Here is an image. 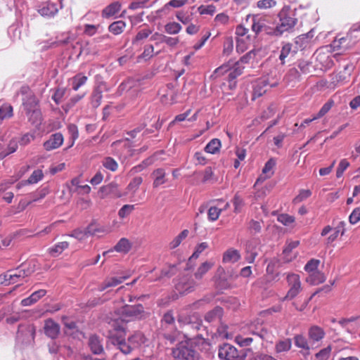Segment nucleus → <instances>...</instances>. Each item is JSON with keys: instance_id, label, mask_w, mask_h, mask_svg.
<instances>
[{"instance_id": "22", "label": "nucleus", "mask_w": 360, "mask_h": 360, "mask_svg": "<svg viewBox=\"0 0 360 360\" xmlns=\"http://www.w3.org/2000/svg\"><path fill=\"white\" fill-rule=\"evenodd\" d=\"M43 176H44V174L41 169L34 170L27 180L21 181L20 183L18 184L16 187H17V188L19 189L22 186H25L27 184H36L39 181L41 180Z\"/></svg>"}, {"instance_id": "10", "label": "nucleus", "mask_w": 360, "mask_h": 360, "mask_svg": "<svg viewBox=\"0 0 360 360\" xmlns=\"http://www.w3.org/2000/svg\"><path fill=\"white\" fill-rule=\"evenodd\" d=\"M70 193H77L78 195L88 194L90 191V187L85 181L83 180L82 175L72 179L70 185H67Z\"/></svg>"}, {"instance_id": "9", "label": "nucleus", "mask_w": 360, "mask_h": 360, "mask_svg": "<svg viewBox=\"0 0 360 360\" xmlns=\"http://www.w3.org/2000/svg\"><path fill=\"white\" fill-rule=\"evenodd\" d=\"M178 322L180 326H186L188 330H198L202 326V321L197 314L186 316L181 314L179 316Z\"/></svg>"}, {"instance_id": "4", "label": "nucleus", "mask_w": 360, "mask_h": 360, "mask_svg": "<svg viewBox=\"0 0 360 360\" xmlns=\"http://www.w3.org/2000/svg\"><path fill=\"white\" fill-rule=\"evenodd\" d=\"M173 356L178 360H198L200 354L193 345L187 341L180 342L172 350Z\"/></svg>"}, {"instance_id": "53", "label": "nucleus", "mask_w": 360, "mask_h": 360, "mask_svg": "<svg viewBox=\"0 0 360 360\" xmlns=\"http://www.w3.org/2000/svg\"><path fill=\"white\" fill-rule=\"evenodd\" d=\"M311 195V192L309 189H302L300 191V193L293 199L294 203H299L304 200L308 198Z\"/></svg>"}, {"instance_id": "21", "label": "nucleus", "mask_w": 360, "mask_h": 360, "mask_svg": "<svg viewBox=\"0 0 360 360\" xmlns=\"http://www.w3.org/2000/svg\"><path fill=\"white\" fill-rule=\"evenodd\" d=\"M152 176L154 179L153 186L154 188H158L160 185H162L166 182V172L165 169L158 168L154 170L152 173Z\"/></svg>"}, {"instance_id": "51", "label": "nucleus", "mask_w": 360, "mask_h": 360, "mask_svg": "<svg viewBox=\"0 0 360 360\" xmlns=\"http://www.w3.org/2000/svg\"><path fill=\"white\" fill-rule=\"evenodd\" d=\"M262 221H255L252 219L250 221L248 224V229L251 233H259L262 230Z\"/></svg>"}, {"instance_id": "38", "label": "nucleus", "mask_w": 360, "mask_h": 360, "mask_svg": "<svg viewBox=\"0 0 360 360\" xmlns=\"http://www.w3.org/2000/svg\"><path fill=\"white\" fill-rule=\"evenodd\" d=\"M125 27V22L122 20H118L111 23L108 29L110 32L115 35H117L121 34L124 31Z\"/></svg>"}, {"instance_id": "61", "label": "nucleus", "mask_w": 360, "mask_h": 360, "mask_svg": "<svg viewBox=\"0 0 360 360\" xmlns=\"http://www.w3.org/2000/svg\"><path fill=\"white\" fill-rule=\"evenodd\" d=\"M186 4L184 0H171L164 6L163 10H167L169 6L174 8H180Z\"/></svg>"}, {"instance_id": "59", "label": "nucleus", "mask_w": 360, "mask_h": 360, "mask_svg": "<svg viewBox=\"0 0 360 360\" xmlns=\"http://www.w3.org/2000/svg\"><path fill=\"white\" fill-rule=\"evenodd\" d=\"M349 222L355 224L360 221V207L355 208L349 217Z\"/></svg>"}, {"instance_id": "30", "label": "nucleus", "mask_w": 360, "mask_h": 360, "mask_svg": "<svg viewBox=\"0 0 360 360\" xmlns=\"http://www.w3.org/2000/svg\"><path fill=\"white\" fill-rule=\"evenodd\" d=\"M294 342L296 347L306 351V354H309L310 349L307 340L302 335H297L294 337Z\"/></svg>"}, {"instance_id": "8", "label": "nucleus", "mask_w": 360, "mask_h": 360, "mask_svg": "<svg viewBox=\"0 0 360 360\" xmlns=\"http://www.w3.org/2000/svg\"><path fill=\"white\" fill-rule=\"evenodd\" d=\"M283 71V66L281 65L271 67L261 78V82L264 85H268L270 88L276 86L279 84Z\"/></svg>"}, {"instance_id": "2", "label": "nucleus", "mask_w": 360, "mask_h": 360, "mask_svg": "<svg viewBox=\"0 0 360 360\" xmlns=\"http://www.w3.org/2000/svg\"><path fill=\"white\" fill-rule=\"evenodd\" d=\"M147 313L144 311L141 304L125 305L122 307L119 314L112 318L110 321L117 320L120 324H123L126 328V323L136 319L146 318Z\"/></svg>"}, {"instance_id": "49", "label": "nucleus", "mask_w": 360, "mask_h": 360, "mask_svg": "<svg viewBox=\"0 0 360 360\" xmlns=\"http://www.w3.org/2000/svg\"><path fill=\"white\" fill-rule=\"evenodd\" d=\"M222 210H223L219 209L217 207H211L207 212L209 220L212 221H216L219 218Z\"/></svg>"}, {"instance_id": "54", "label": "nucleus", "mask_w": 360, "mask_h": 360, "mask_svg": "<svg viewBox=\"0 0 360 360\" xmlns=\"http://www.w3.org/2000/svg\"><path fill=\"white\" fill-rule=\"evenodd\" d=\"M135 206L134 205H124L118 212V215L120 218H124L134 210Z\"/></svg>"}, {"instance_id": "11", "label": "nucleus", "mask_w": 360, "mask_h": 360, "mask_svg": "<svg viewBox=\"0 0 360 360\" xmlns=\"http://www.w3.org/2000/svg\"><path fill=\"white\" fill-rule=\"evenodd\" d=\"M243 69L244 67L240 64V62H236L232 68H230L229 65H223L219 67L214 70V74L217 76L221 75L229 70V79H234L242 74Z\"/></svg>"}, {"instance_id": "31", "label": "nucleus", "mask_w": 360, "mask_h": 360, "mask_svg": "<svg viewBox=\"0 0 360 360\" xmlns=\"http://www.w3.org/2000/svg\"><path fill=\"white\" fill-rule=\"evenodd\" d=\"M131 248V245L129 240L125 238H122L114 247V250L117 252L127 253L130 250Z\"/></svg>"}, {"instance_id": "17", "label": "nucleus", "mask_w": 360, "mask_h": 360, "mask_svg": "<svg viewBox=\"0 0 360 360\" xmlns=\"http://www.w3.org/2000/svg\"><path fill=\"white\" fill-rule=\"evenodd\" d=\"M117 185L115 183H111L108 185L100 188L98 195L101 198H104L109 194H115L117 197L120 198L122 196L121 193H117Z\"/></svg>"}, {"instance_id": "7", "label": "nucleus", "mask_w": 360, "mask_h": 360, "mask_svg": "<svg viewBox=\"0 0 360 360\" xmlns=\"http://www.w3.org/2000/svg\"><path fill=\"white\" fill-rule=\"evenodd\" d=\"M286 281L288 290L285 297V299L292 300L302 290L300 277L298 274L294 273H288L286 275Z\"/></svg>"}, {"instance_id": "34", "label": "nucleus", "mask_w": 360, "mask_h": 360, "mask_svg": "<svg viewBox=\"0 0 360 360\" xmlns=\"http://www.w3.org/2000/svg\"><path fill=\"white\" fill-rule=\"evenodd\" d=\"M214 266V263L211 262H203L195 273L196 279H201L202 276Z\"/></svg>"}, {"instance_id": "58", "label": "nucleus", "mask_w": 360, "mask_h": 360, "mask_svg": "<svg viewBox=\"0 0 360 360\" xmlns=\"http://www.w3.org/2000/svg\"><path fill=\"white\" fill-rule=\"evenodd\" d=\"M198 11L201 15H213L216 11V7L213 5L200 6L198 8Z\"/></svg>"}, {"instance_id": "44", "label": "nucleus", "mask_w": 360, "mask_h": 360, "mask_svg": "<svg viewBox=\"0 0 360 360\" xmlns=\"http://www.w3.org/2000/svg\"><path fill=\"white\" fill-rule=\"evenodd\" d=\"M162 325L167 329H173L174 323V317L172 311H167L163 316L162 319Z\"/></svg>"}, {"instance_id": "23", "label": "nucleus", "mask_w": 360, "mask_h": 360, "mask_svg": "<svg viewBox=\"0 0 360 360\" xmlns=\"http://www.w3.org/2000/svg\"><path fill=\"white\" fill-rule=\"evenodd\" d=\"M129 278L127 276H119V277H111L105 281L103 284H102L100 287V291L104 290L107 288L115 287L122 283L124 281L127 280Z\"/></svg>"}, {"instance_id": "3", "label": "nucleus", "mask_w": 360, "mask_h": 360, "mask_svg": "<svg viewBox=\"0 0 360 360\" xmlns=\"http://www.w3.org/2000/svg\"><path fill=\"white\" fill-rule=\"evenodd\" d=\"M280 23L275 28L273 34L281 35L283 32L291 30L296 25L297 20L295 18L294 12L289 6H284L278 14Z\"/></svg>"}, {"instance_id": "64", "label": "nucleus", "mask_w": 360, "mask_h": 360, "mask_svg": "<svg viewBox=\"0 0 360 360\" xmlns=\"http://www.w3.org/2000/svg\"><path fill=\"white\" fill-rule=\"evenodd\" d=\"M233 202L235 212H239L244 205L243 199L236 194L233 198Z\"/></svg>"}, {"instance_id": "42", "label": "nucleus", "mask_w": 360, "mask_h": 360, "mask_svg": "<svg viewBox=\"0 0 360 360\" xmlns=\"http://www.w3.org/2000/svg\"><path fill=\"white\" fill-rule=\"evenodd\" d=\"M265 27V20L262 18L255 16L252 25V31L257 34L259 33Z\"/></svg>"}, {"instance_id": "16", "label": "nucleus", "mask_w": 360, "mask_h": 360, "mask_svg": "<svg viewBox=\"0 0 360 360\" xmlns=\"http://www.w3.org/2000/svg\"><path fill=\"white\" fill-rule=\"evenodd\" d=\"M354 69V66L352 64L345 65L344 70L336 75V82L341 84L348 82Z\"/></svg>"}, {"instance_id": "56", "label": "nucleus", "mask_w": 360, "mask_h": 360, "mask_svg": "<svg viewBox=\"0 0 360 360\" xmlns=\"http://www.w3.org/2000/svg\"><path fill=\"white\" fill-rule=\"evenodd\" d=\"M278 221L285 226H289L295 221V218L287 214H282L278 215Z\"/></svg>"}, {"instance_id": "26", "label": "nucleus", "mask_w": 360, "mask_h": 360, "mask_svg": "<svg viewBox=\"0 0 360 360\" xmlns=\"http://www.w3.org/2000/svg\"><path fill=\"white\" fill-rule=\"evenodd\" d=\"M146 340V338L145 335L140 331L135 332L128 338V342L134 347H137L145 343Z\"/></svg>"}, {"instance_id": "40", "label": "nucleus", "mask_w": 360, "mask_h": 360, "mask_svg": "<svg viewBox=\"0 0 360 360\" xmlns=\"http://www.w3.org/2000/svg\"><path fill=\"white\" fill-rule=\"evenodd\" d=\"M89 225L84 229H75L70 236L77 238L79 240H85L89 237Z\"/></svg>"}, {"instance_id": "18", "label": "nucleus", "mask_w": 360, "mask_h": 360, "mask_svg": "<svg viewBox=\"0 0 360 360\" xmlns=\"http://www.w3.org/2000/svg\"><path fill=\"white\" fill-rule=\"evenodd\" d=\"M240 259V254L238 250L229 248L224 252L222 257L223 263H236Z\"/></svg>"}, {"instance_id": "41", "label": "nucleus", "mask_w": 360, "mask_h": 360, "mask_svg": "<svg viewBox=\"0 0 360 360\" xmlns=\"http://www.w3.org/2000/svg\"><path fill=\"white\" fill-rule=\"evenodd\" d=\"M29 121L36 127H38L41 122V112L39 108H34L30 115H27Z\"/></svg>"}, {"instance_id": "32", "label": "nucleus", "mask_w": 360, "mask_h": 360, "mask_svg": "<svg viewBox=\"0 0 360 360\" xmlns=\"http://www.w3.org/2000/svg\"><path fill=\"white\" fill-rule=\"evenodd\" d=\"M292 342L290 338L279 340L275 346V349L277 353L288 352L291 349Z\"/></svg>"}, {"instance_id": "20", "label": "nucleus", "mask_w": 360, "mask_h": 360, "mask_svg": "<svg viewBox=\"0 0 360 360\" xmlns=\"http://www.w3.org/2000/svg\"><path fill=\"white\" fill-rule=\"evenodd\" d=\"M98 85L95 87L94 99H91V105L97 107L100 105V101L102 98L101 93L105 89V84L103 82L99 81L98 77H96Z\"/></svg>"}, {"instance_id": "57", "label": "nucleus", "mask_w": 360, "mask_h": 360, "mask_svg": "<svg viewBox=\"0 0 360 360\" xmlns=\"http://www.w3.org/2000/svg\"><path fill=\"white\" fill-rule=\"evenodd\" d=\"M103 166L112 172L115 171L117 169V163L115 160L111 158H106L103 162Z\"/></svg>"}, {"instance_id": "27", "label": "nucleus", "mask_w": 360, "mask_h": 360, "mask_svg": "<svg viewBox=\"0 0 360 360\" xmlns=\"http://www.w3.org/2000/svg\"><path fill=\"white\" fill-rule=\"evenodd\" d=\"M306 281L311 285H318L326 281V276L322 272L316 271L311 273Z\"/></svg>"}, {"instance_id": "5", "label": "nucleus", "mask_w": 360, "mask_h": 360, "mask_svg": "<svg viewBox=\"0 0 360 360\" xmlns=\"http://www.w3.org/2000/svg\"><path fill=\"white\" fill-rule=\"evenodd\" d=\"M250 349L238 350L234 346L225 343L219 347L218 356L224 360H245Z\"/></svg>"}, {"instance_id": "43", "label": "nucleus", "mask_w": 360, "mask_h": 360, "mask_svg": "<svg viewBox=\"0 0 360 360\" xmlns=\"http://www.w3.org/2000/svg\"><path fill=\"white\" fill-rule=\"evenodd\" d=\"M68 243L66 241L61 242L56 245L54 247L49 249V252L53 256L56 257L60 255L64 250L68 248Z\"/></svg>"}, {"instance_id": "60", "label": "nucleus", "mask_w": 360, "mask_h": 360, "mask_svg": "<svg viewBox=\"0 0 360 360\" xmlns=\"http://www.w3.org/2000/svg\"><path fill=\"white\" fill-rule=\"evenodd\" d=\"M349 166V163L347 160H345V159L342 160L339 164L338 169H337V172H336L337 177L338 178L340 177L342 175L345 170Z\"/></svg>"}, {"instance_id": "29", "label": "nucleus", "mask_w": 360, "mask_h": 360, "mask_svg": "<svg viewBox=\"0 0 360 360\" xmlns=\"http://www.w3.org/2000/svg\"><path fill=\"white\" fill-rule=\"evenodd\" d=\"M324 335V331L318 326H313L309 330V338L313 342H318L322 340Z\"/></svg>"}, {"instance_id": "62", "label": "nucleus", "mask_w": 360, "mask_h": 360, "mask_svg": "<svg viewBox=\"0 0 360 360\" xmlns=\"http://www.w3.org/2000/svg\"><path fill=\"white\" fill-rule=\"evenodd\" d=\"M13 108L11 106H3L0 108V120L9 117L12 115Z\"/></svg>"}, {"instance_id": "1", "label": "nucleus", "mask_w": 360, "mask_h": 360, "mask_svg": "<svg viewBox=\"0 0 360 360\" xmlns=\"http://www.w3.org/2000/svg\"><path fill=\"white\" fill-rule=\"evenodd\" d=\"M110 335L112 343L115 345L123 354H129L134 347L126 341V328L120 324L117 320L110 321Z\"/></svg>"}, {"instance_id": "48", "label": "nucleus", "mask_w": 360, "mask_h": 360, "mask_svg": "<svg viewBox=\"0 0 360 360\" xmlns=\"http://www.w3.org/2000/svg\"><path fill=\"white\" fill-rule=\"evenodd\" d=\"M88 77L81 75H77L73 79L72 88L77 90L82 84L86 82Z\"/></svg>"}, {"instance_id": "63", "label": "nucleus", "mask_w": 360, "mask_h": 360, "mask_svg": "<svg viewBox=\"0 0 360 360\" xmlns=\"http://www.w3.org/2000/svg\"><path fill=\"white\" fill-rule=\"evenodd\" d=\"M248 32V29L245 28L243 25H238L236 29V34L238 37V38H244L245 37L246 39H249V36L247 35Z\"/></svg>"}, {"instance_id": "33", "label": "nucleus", "mask_w": 360, "mask_h": 360, "mask_svg": "<svg viewBox=\"0 0 360 360\" xmlns=\"http://www.w3.org/2000/svg\"><path fill=\"white\" fill-rule=\"evenodd\" d=\"M257 244L258 241L257 240H253L252 241L250 242L249 244L247 246V256L245 257L246 260L248 263L251 264L253 263L255 261L256 257L257 256L258 253L256 250H254L253 244Z\"/></svg>"}, {"instance_id": "37", "label": "nucleus", "mask_w": 360, "mask_h": 360, "mask_svg": "<svg viewBox=\"0 0 360 360\" xmlns=\"http://www.w3.org/2000/svg\"><path fill=\"white\" fill-rule=\"evenodd\" d=\"M267 86L261 82V79L258 80L253 87L252 99L262 96L267 91Z\"/></svg>"}, {"instance_id": "55", "label": "nucleus", "mask_w": 360, "mask_h": 360, "mask_svg": "<svg viewBox=\"0 0 360 360\" xmlns=\"http://www.w3.org/2000/svg\"><path fill=\"white\" fill-rule=\"evenodd\" d=\"M229 21V17L224 13L216 15L214 22L216 26L226 25Z\"/></svg>"}, {"instance_id": "14", "label": "nucleus", "mask_w": 360, "mask_h": 360, "mask_svg": "<svg viewBox=\"0 0 360 360\" xmlns=\"http://www.w3.org/2000/svg\"><path fill=\"white\" fill-rule=\"evenodd\" d=\"M103 347L97 336L91 335V354H99V357H93L91 360H106L103 354Z\"/></svg>"}, {"instance_id": "52", "label": "nucleus", "mask_w": 360, "mask_h": 360, "mask_svg": "<svg viewBox=\"0 0 360 360\" xmlns=\"http://www.w3.org/2000/svg\"><path fill=\"white\" fill-rule=\"evenodd\" d=\"M208 248V244L206 242L200 243L195 248V252L190 257L189 260L191 261L193 259H197L199 255Z\"/></svg>"}, {"instance_id": "25", "label": "nucleus", "mask_w": 360, "mask_h": 360, "mask_svg": "<svg viewBox=\"0 0 360 360\" xmlns=\"http://www.w3.org/2000/svg\"><path fill=\"white\" fill-rule=\"evenodd\" d=\"M121 8V4L117 2H113L106 6L102 11V16L103 18H110L117 13Z\"/></svg>"}, {"instance_id": "28", "label": "nucleus", "mask_w": 360, "mask_h": 360, "mask_svg": "<svg viewBox=\"0 0 360 360\" xmlns=\"http://www.w3.org/2000/svg\"><path fill=\"white\" fill-rule=\"evenodd\" d=\"M23 105L25 106L27 115H30L31 113V111L33 110V109L38 108V102L36 97L34 95H28L27 99L23 98Z\"/></svg>"}, {"instance_id": "39", "label": "nucleus", "mask_w": 360, "mask_h": 360, "mask_svg": "<svg viewBox=\"0 0 360 360\" xmlns=\"http://www.w3.org/2000/svg\"><path fill=\"white\" fill-rule=\"evenodd\" d=\"M249 331L253 335L259 336L262 339H265L267 335V330H264L261 325L251 323L249 326Z\"/></svg>"}, {"instance_id": "50", "label": "nucleus", "mask_w": 360, "mask_h": 360, "mask_svg": "<svg viewBox=\"0 0 360 360\" xmlns=\"http://www.w3.org/2000/svg\"><path fill=\"white\" fill-rule=\"evenodd\" d=\"M320 261L318 259H311L304 266V270L307 271L309 274L313 273L317 270Z\"/></svg>"}, {"instance_id": "15", "label": "nucleus", "mask_w": 360, "mask_h": 360, "mask_svg": "<svg viewBox=\"0 0 360 360\" xmlns=\"http://www.w3.org/2000/svg\"><path fill=\"white\" fill-rule=\"evenodd\" d=\"M63 142V135L60 133H56L51 135L50 139L44 143V146L46 150H51L58 148L62 145Z\"/></svg>"}, {"instance_id": "12", "label": "nucleus", "mask_w": 360, "mask_h": 360, "mask_svg": "<svg viewBox=\"0 0 360 360\" xmlns=\"http://www.w3.org/2000/svg\"><path fill=\"white\" fill-rule=\"evenodd\" d=\"M44 334L51 339H56L60 333V325L52 319H48L44 321Z\"/></svg>"}, {"instance_id": "13", "label": "nucleus", "mask_w": 360, "mask_h": 360, "mask_svg": "<svg viewBox=\"0 0 360 360\" xmlns=\"http://www.w3.org/2000/svg\"><path fill=\"white\" fill-rule=\"evenodd\" d=\"M142 183L143 178L141 176H136L133 178L127 185L126 191L122 194V196L128 195L132 201H136V194Z\"/></svg>"}, {"instance_id": "47", "label": "nucleus", "mask_w": 360, "mask_h": 360, "mask_svg": "<svg viewBox=\"0 0 360 360\" xmlns=\"http://www.w3.org/2000/svg\"><path fill=\"white\" fill-rule=\"evenodd\" d=\"M277 2L276 0H259L257 2V6L259 9H268L276 6Z\"/></svg>"}, {"instance_id": "24", "label": "nucleus", "mask_w": 360, "mask_h": 360, "mask_svg": "<svg viewBox=\"0 0 360 360\" xmlns=\"http://www.w3.org/2000/svg\"><path fill=\"white\" fill-rule=\"evenodd\" d=\"M46 293V291L43 289L35 291L29 297L22 300L21 301V304L22 306L31 305L37 302L40 298L43 297Z\"/></svg>"}, {"instance_id": "45", "label": "nucleus", "mask_w": 360, "mask_h": 360, "mask_svg": "<svg viewBox=\"0 0 360 360\" xmlns=\"http://www.w3.org/2000/svg\"><path fill=\"white\" fill-rule=\"evenodd\" d=\"M222 314V309L220 307H216L212 311L208 312L205 315V320L208 322L214 321L216 319H219Z\"/></svg>"}, {"instance_id": "19", "label": "nucleus", "mask_w": 360, "mask_h": 360, "mask_svg": "<svg viewBox=\"0 0 360 360\" xmlns=\"http://www.w3.org/2000/svg\"><path fill=\"white\" fill-rule=\"evenodd\" d=\"M292 45L290 43L284 44L281 48L279 55V60H281V65L283 67L285 63V59L290 56H294L296 53L295 51L292 50Z\"/></svg>"}, {"instance_id": "35", "label": "nucleus", "mask_w": 360, "mask_h": 360, "mask_svg": "<svg viewBox=\"0 0 360 360\" xmlns=\"http://www.w3.org/2000/svg\"><path fill=\"white\" fill-rule=\"evenodd\" d=\"M275 165H276V162L274 160H273L272 159L269 160L265 164V165L262 169V173L264 175H265V176L264 177H263L262 176H259V179H257V181H260V180H264L266 178H269L274 174L273 168L275 166Z\"/></svg>"}, {"instance_id": "36", "label": "nucleus", "mask_w": 360, "mask_h": 360, "mask_svg": "<svg viewBox=\"0 0 360 360\" xmlns=\"http://www.w3.org/2000/svg\"><path fill=\"white\" fill-rule=\"evenodd\" d=\"M221 147V141L218 139H212L205 146V151L208 153H217Z\"/></svg>"}, {"instance_id": "6", "label": "nucleus", "mask_w": 360, "mask_h": 360, "mask_svg": "<svg viewBox=\"0 0 360 360\" xmlns=\"http://www.w3.org/2000/svg\"><path fill=\"white\" fill-rule=\"evenodd\" d=\"M36 270V264L34 262H30L28 264H22L15 269L10 270L9 278L11 283L14 284L19 282L22 278L30 276Z\"/></svg>"}, {"instance_id": "46", "label": "nucleus", "mask_w": 360, "mask_h": 360, "mask_svg": "<svg viewBox=\"0 0 360 360\" xmlns=\"http://www.w3.org/2000/svg\"><path fill=\"white\" fill-rule=\"evenodd\" d=\"M181 25L178 22H169L165 26V31L169 34H178L181 30Z\"/></svg>"}]
</instances>
